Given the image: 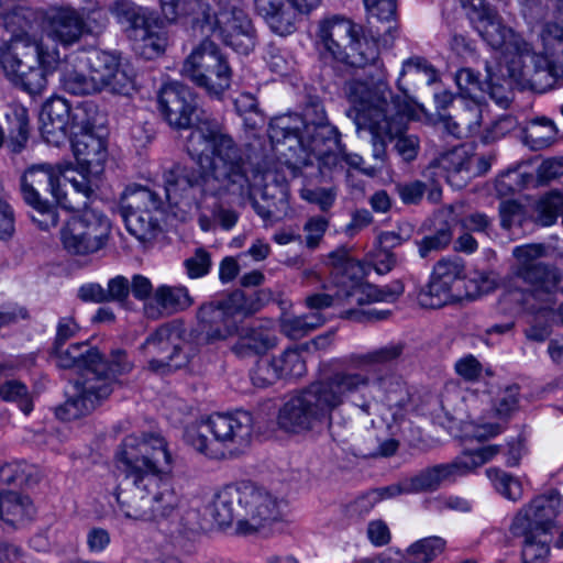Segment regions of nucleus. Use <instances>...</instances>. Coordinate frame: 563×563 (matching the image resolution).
Wrapping results in <instances>:
<instances>
[{"label": "nucleus", "mask_w": 563, "mask_h": 563, "mask_svg": "<svg viewBox=\"0 0 563 563\" xmlns=\"http://www.w3.org/2000/svg\"><path fill=\"white\" fill-rule=\"evenodd\" d=\"M186 152L199 169L173 163L163 174L165 196L177 205L185 197L229 195L249 197L257 176L247 167V156L223 125L214 118L202 117L190 131Z\"/></svg>", "instance_id": "nucleus-1"}, {"label": "nucleus", "mask_w": 563, "mask_h": 563, "mask_svg": "<svg viewBox=\"0 0 563 563\" xmlns=\"http://www.w3.org/2000/svg\"><path fill=\"white\" fill-rule=\"evenodd\" d=\"M117 463L115 497L126 518L161 521L175 516L181 496L172 481L173 457L162 435L125 437L117 451Z\"/></svg>", "instance_id": "nucleus-2"}, {"label": "nucleus", "mask_w": 563, "mask_h": 563, "mask_svg": "<svg viewBox=\"0 0 563 563\" xmlns=\"http://www.w3.org/2000/svg\"><path fill=\"white\" fill-rule=\"evenodd\" d=\"M84 9L51 7L43 18V36L18 34L1 48L0 65L5 78L31 96L42 95L48 75L60 60L56 46L68 48L79 43L84 37Z\"/></svg>", "instance_id": "nucleus-3"}, {"label": "nucleus", "mask_w": 563, "mask_h": 563, "mask_svg": "<svg viewBox=\"0 0 563 563\" xmlns=\"http://www.w3.org/2000/svg\"><path fill=\"white\" fill-rule=\"evenodd\" d=\"M369 375L339 369L291 395L277 413L278 428L291 434H307L331 423L332 413L346 402L372 413L375 398L367 390Z\"/></svg>", "instance_id": "nucleus-4"}, {"label": "nucleus", "mask_w": 563, "mask_h": 563, "mask_svg": "<svg viewBox=\"0 0 563 563\" xmlns=\"http://www.w3.org/2000/svg\"><path fill=\"white\" fill-rule=\"evenodd\" d=\"M282 500L265 487L241 481L219 489L207 507L209 516L219 527L236 522L241 536L260 532L280 517Z\"/></svg>", "instance_id": "nucleus-5"}, {"label": "nucleus", "mask_w": 563, "mask_h": 563, "mask_svg": "<svg viewBox=\"0 0 563 563\" xmlns=\"http://www.w3.org/2000/svg\"><path fill=\"white\" fill-rule=\"evenodd\" d=\"M52 357L59 368L75 369L81 377L76 380L75 394L56 409V416L65 421L89 415L102 400L110 396L107 378L100 377V353L87 342L67 347L55 345Z\"/></svg>", "instance_id": "nucleus-6"}, {"label": "nucleus", "mask_w": 563, "mask_h": 563, "mask_svg": "<svg viewBox=\"0 0 563 563\" xmlns=\"http://www.w3.org/2000/svg\"><path fill=\"white\" fill-rule=\"evenodd\" d=\"M184 8L194 27L218 35L235 52L246 55L255 47V30L240 0H219L216 8L206 0H190Z\"/></svg>", "instance_id": "nucleus-7"}, {"label": "nucleus", "mask_w": 563, "mask_h": 563, "mask_svg": "<svg viewBox=\"0 0 563 563\" xmlns=\"http://www.w3.org/2000/svg\"><path fill=\"white\" fill-rule=\"evenodd\" d=\"M253 433V418L246 411L214 413L206 420L189 426L185 432L186 442L197 452L211 459L243 452Z\"/></svg>", "instance_id": "nucleus-8"}, {"label": "nucleus", "mask_w": 563, "mask_h": 563, "mask_svg": "<svg viewBox=\"0 0 563 563\" xmlns=\"http://www.w3.org/2000/svg\"><path fill=\"white\" fill-rule=\"evenodd\" d=\"M345 91L350 102L353 104L354 121L358 130H368L372 134L373 157L382 165L387 156L386 145L388 136L379 134L372 129L371 123L380 122L379 112L410 114L411 104L408 101L398 99L388 102L387 95L390 96V89L386 86L384 79H379L376 89L371 90L366 84L361 81H351L346 84Z\"/></svg>", "instance_id": "nucleus-9"}, {"label": "nucleus", "mask_w": 563, "mask_h": 563, "mask_svg": "<svg viewBox=\"0 0 563 563\" xmlns=\"http://www.w3.org/2000/svg\"><path fill=\"white\" fill-rule=\"evenodd\" d=\"M543 52L537 54L527 42H518L523 52V65L511 67V78L530 85L538 91L551 89L563 81V29L556 23H547L540 34Z\"/></svg>", "instance_id": "nucleus-10"}, {"label": "nucleus", "mask_w": 563, "mask_h": 563, "mask_svg": "<svg viewBox=\"0 0 563 563\" xmlns=\"http://www.w3.org/2000/svg\"><path fill=\"white\" fill-rule=\"evenodd\" d=\"M543 52L537 54L527 42H518L523 52V65L511 67V78L530 85L538 91L551 89L563 81V29L556 23H547L540 34Z\"/></svg>", "instance_id": "nucleus-11"}, {"label": "nucleus", "mask_w": 563, "mask_h": 563, "mask_svg": "<svg viewBox=\"0 0 563 563\" xmlns=\"http://www.w3.org/2000/svg\"><path fill=\"white\" fill-rule=\"evenodd\" d=\"M140 351L154 372L177 369L188 364L196 347L192 333L181 320H173L151 332Z\"/></svg>", "instance_id": "nucleus-12"}, {"label": "nucleus", "mask_w": 563, "mask_h": 563, "mask_svg": "<svg viewBox=\"0 0 563 563\" xmlns=\"http://www.w3.org/2000/svg\"><path fill=\"white\" fill-rule=\"evenodd\" d=\"M111 12L119 23L126 25L130 37L137 43L144 55L151 58L164 52L167 46L164 21L154 11L130 0H117Z\"/></svg>", "instance_id": "nucleus-13"}, {"label": "nucleus", "mask_w": 563, "mask_h": 563, "mask_svg": "<svg viewBox=\"0 0 563 563\" xmlns=\"http://www.w3.org/2000/svg\"><path fill=\"white\" fill-rule=\"evenodd\" d=\"M162 199L153 190L136 186L126 188L121 201V212L128 231L140 242L154 241L162 232Z\"/></svg>", "instance_id": "nucleus-14"}, {"label": "nucleus", "mask_w": 563, "mask_h": 563, "mask_svg": "<svg viewBox=\"0 0 563 563\" xmlns=\"http://www.w3.org/2000/svg\"><path fill=\"white\" fill-rule=\"evenodd\" d=\"M111 234V222L100 211L86 209L75 212L62 230L65 250L73 255L86 256L104 249Z\"/></svg>", "instance_id": "nucleus-15"}, {"label": "nucleus", "mask_w": 563, "mask_h": 563, "mask_svg": "<svg viewBox=\"0 0 563 563\" xmlns=\"http://www.w3.org/2000/svg\"><path fill=\"white\" fill-rule=\"evenodd\" d=\"M181 75L217 96L230 87L231 69L217 45L208 40L185 59Z\"/></svg>", "instance_id": "nucleus-16"}, {"label": "nucleus", "mask_w": 563, "mask_h": 563, "mask_svg": "<svg viewBox=\"0 0 563 563\" xmlns=\"http://www.w3.org/2000/svg\"><path fill=\"white\" fill-rule=\"evenodd\" d=\"M499 453L498 445H486L474 451H467L450 463L438 464L422 470L408 479L407 493H418L437 489L442 483L463 476L490 461Z\"/></svg>", "instance_id": "nucleus-17"}, {"label": "nucleus", "mask_w": 563, "mask_h": 563, "mask_svg": "<svg viewBox=\"0 0 563 563\" xmlns=\"http://www.w3.org/2000/svg\"><path fill=\"white\" fill-rule=\"evenodd\" d=\"M464 279L465 266L460 257L441 258L435 263L428 285L418 295L419 303L437 309L462 300Z\"/></svg>", "instance_id": "nucleus-18"}, {"label": "nucleus", "mask_w": 563, "mask_h": 563, "mask_svg": "<svg viewBox=\"0 0 563 563\" xmlns=\"http://www.w3.org/2000/svg\"><path fill=\"white\" fill-rule=\"evenodd\" d=\"M402 292L404 285L398 280L385 286L368 283L352 284L346 289L338 290L334 296L323 292L309 295L305 303L309 310L320 312L332 306L344 310L354 303L365 306L374 302H394Z\"/></svg>", "instance_id": "nucleus-19"}, {"label": "nucleus", "mask_w": 563, "mask_h": 563, "mask_svg": "<svg viewBox=\"0 0 563 563\" xmlns=\"http://www.w3.org/2000/svg\"><path fill=\"white\" fill-rule=\"evenodd\" d=\"M58 180V172L48 164L30 167L21 179V192L25 203L46 216V225H55L58 220L54 206L44 198L45 194L53 197L57 194Z\"/></svg>", "instance_id": "nucleus-20"}, {"label": "nucleus", "mask_w": 563, "mask_h": 563, "mask_svg": "<svg viewBox=\"0 0 563 563\" xmlns=\"http://www.w3.org/2000/svg\"><path fill=\"white\" fill-rule=\"evenodd\" d=\"M470 19L474 27L481 34L483 40L494 49H503L506 54L514 55L510 62L511 67L519 69L523 65V52L518 42H526L519 35H516L511 29L505 26L500 16L489 5L470 13Z\"/></svg>", "instance_id": "nucleus-21"}, {"label": "nucleus", "mask_w": 563, "mask_h": 563, "mask_svg": "<svg viewBox=\"0 0 563 563\" xmlns=\"http://www.w3.org/2000/svg\"><path fill=\"white\" fill-rule=\"evenodd\" d=\"M243 294L236 291L227 299L210 301L199 307L197 320L208 343L223 341L238 332L235 313L242 309Z\"/></svg>", "instance_id": "nucleus-22"}, {"label": "nucleus", "mask_w": 563, "mask_h": 563, "mask_svg": "<svg viewBox=\"0 0 563 563\" xmlns=\"http://www.w3.org/2000/svg\"><path fill=\"white\" fill-rule=\"evenodd\" d=\"M158 104L165 120L174 129L191 128L194 131L200 118H212L197 108L189 88L179 82L167 84L161 89Z\"/></svg>", "instance_id": "nucleus-23"}, {"label": "nucleus", "mask_w": 563, "mask_h": 563, "mask_svg": "<svg viewBox=\"0 0 563 563\" xmlns=\"http://www.w3.org/2000/svg\"><path fill=\"white\" fill-rule=\"evenodd\" d=\"M561 507L562 498L558 492L537 496L516 514L510 526L511 533L525 534L532 530L550 532Z\"/></svg>", "instance_id": "nucleus-24"}, {"label": "nucleus", "mask_w": 563, "mask_h": 563, "mask_svg": "<svg viewBox=\"0 0 563 563\" xmlns=\"http://www.w3.org/2000/svg\"><path fill=\"white\" fill-rule=\"evenodd\" d=\"M80 63L89 70L98 93L126 95L133 87L132 77L121 69L119 59L109 53L92 51Z\"/></svg>", "instance_id": "nucleus-25"}, {"label": "nucleus", "mask_w": 563, "mask_h": 563, "mask_svg": "<svg viewBox=\"0 0 563 563\" xmlns=\"http://www.w3.org/2000/svg\"><path fill=\"white\" fill-rule=\"evenodd\" d=\"M379 113L382 120L375 124L371 123L372 129L374 128L376 133L387 135L389 142H395L394 150L404 162L415 161L420 150V141L418 136L406 133V121L415 117V108L411 106L410 114H398L391 111Z\"/></svg>", "instance_id": "nucleus-26"}, {"label": "nucleus", "mask_w": 563, "mask_h": 563, "mask_svg": "<svg viewBox=\"0 0 563 563\" xmlns=\"http://www.w3.org/2000/svg\"><path fill=\"white\" fill-rule=\"evenodd\" d=\"M518 278L528 285L529 295L540 302V310L550 309L554 295L561 292V271L555 266H526L518 272Z\"/></svg>", "instance_id": "nucleus-27"}, {"label": "nucleus", "mask_w": 563, "mask_h": 563, "mask_svg": "<svg viewBox=\"0 0 563 563\" xmlns=\"http://www.w3.org/2000/svg\"><path fill=\"white\" fill-rule=\"evenodd\" d=\"M362 27L351 20L334 15L319 23L317 43L322 53H327L335 60L343 58L345 48L356 34H361Z\"/></svg>", "instance_id": "nucleus-28"}, {"label": "nucleus", "mask_w": 563, "mask_h": 563, "mask_svg": "<svg viewBox=\"0 0 563 563\" xmlns=\"http://www.w3.org/2000/svg\"><path fill=\"white\" fill-rule=\"evenodd\" d=\"M438 167L444 173L448 183L462 188L474 176L485 173L489 165L461 146L444 153L438 159Z\"/></svg>", "instance_id": "nucleus-29"}, {"label": "nucleus", "mask_w": 563, "mask_h": 563, "mask_svg": "<svg viewBox=\"0 0 563 563\" xmlns=\"http://www.w3.org/2000/svg\"><path fill=\"white\" fill-rule=\"evenodd\" d=\"M378 56L377 44L373 40L356 34L345 48L344 56L340 62L360 68L373 66L377 73L376 77L371 75L367 80H361V82L366 84L371 90H375L379 79H384L388 87L387 73L384 65L379 63ZM354 80L360 81V79H353L349 82Z\"/></svg>", "instance_id": "nucleus-30"}, {"label": "nucleus", "mask_w": 563, "mask_h": 563, "mask_svg": "<svg viewBox=\"0 0 563 563\" xmlns=\"http://www.w3.org/2000/svg\"><path fill=\"white\" fill-rule=\"evenodd\" d=\"M70 112V104L60 97H53L43 104L40 129L46 143L58 146L68 137Z\"/></svg>", "instance_id": "nucleus-31"}, {"label": "nucleus", "mask_w": 563, "mask_h": 563, "mask_svg": "<svg viewBox=\"0 0 563 563\" xmlns=\"http://www.w3.org/2000/svg\"><path fill=\"white\" fill-rule=\"evenodd\" d=\"M195 303L185 286H158L152 298L144 303V314L153 320L176 314L189 309Z\"/></svg>", "instance_id": "nucleus-32"}, {"label": "nucleus", "mask_w": 563, "mask_h": 563, "mask_svg": "<svg viewBox=\"0 0 563 563\" xmlns=\"http://www.w3.org/2000/svg\"><path fill=\"white\" fill-rule=\"evenodd\" d=\"M453 113L441 115L444 130L456 139L467 137L479 131L482 106L477 99L460 98L453 102Z\"/></svg>", "instance_id": "nucleus-33"}, {"label": "nucleus", "mask_w": 563, "mask_h": 563, "mask_svg": "<svg viewBox=\"0 0 563 563\" xmlns=\"http://www.w3.org/2000/svg\"><path fill=\"white\" fill-rule=\"evenodd\" d=\"M437 80V71L422 57H411L402 63V68L397 79V87L402 92V96H395L390 91L387 95L388 102L396 99L400 101H408L413 108V102L410 93L415 92L421 87L430 86Z\"/></svg>", "instance_id": "nucleus-34"}, {"label": "nucleus", "mask_w": 563, "mask_h": 563, "mask_svg": "<svg viewBox=\"0 0 563 563\" xmlns=\"http://www.w3.org/2000/svg\"><path fill=\"white\" fill-rule=\"evenodd\" d=\"M295 120L305 126V133L310 140L311 151H321V143H338V133L334 126L328 124L323 107L319 102L309 103L302 115H295Z\"/></svg>", "instance_id": "nucleus-35"}, {"label": "nucleus", "mask_w": 563, "mask_h": 563, "mask_svg": "<svg viewBox=\"0 0 563 563\" xmlns=\"http://www.w3.org/2000/svg\"><path fill=\"white\" fill-rule=\"evenodd\" d=\"M239 340L232 351L240 357L266 353L275 346L276 336L267 324L253 322L238 329Z\"/></svg>", "instance_id": "nucleus-36"}, {"label": "nucleus", "mask_w": 563, "mask_h": 563, "mask_svg": "<svg viewBox=\"0 0 563 563\" xmlns=\"http://www.w3.org/2000/svg\"><path fill=\"white\" fill-rule=\"evenodd\" d=\"M257 13L279 35H288L296 29L298 14L289 0H255Z\"/></svg>", "instance_id": "nucleus-37"}, {"label": "nucleus", "mask_w": 563, "mask_h": 563, "mask_svg": "<svg viewBox=\"0 0 563 563\" xmlns=\"http://www.w3.org/2000/svg\"><path fill=\"white\" fill-rule=\"evenodd\" d=\"M70 137L75 157L81 166L90 170L102 166L107 158V148L97 131L75 133Z\"/></svg>", "instance_id": "nucleus-38"}, {"label": "nucleus", "mask_w": 563, "mask_h": 563, "mask_svg": "<svg viewBox=\"0 0 563 563\" xmlns=\"http://www.w3.org/2000/svg\"><path fill=\"white\" fill-rule=\"evenodd\" d=\"M376 384L384 393L383 401L388 407L393 421L400 424L405 420L404 408L409 402V393L404 382L397 376L389 375L379 377Z\"/></svg>", "instance_id": "nucleus-39"}, {"label": "nucleus", "mask_w": 563, "mask_h": 563, "mask_svg": "<svg viewBox=\"0 0 563 563\" xmlns=\"http://www.w3.org/2000/svg\"><path fill=\"white\" fill-rule=\"evenodd\" d=\"M34 507L27 496L16 492L0 493V518L10 526L22 525L32 519Z\"/></svg>", "instance_id": "nucleus-40"}, {"label": "nucleus", "mask_w": 563, "mask_h": 563, "mask_svg": "<svg viewBox=\"0 0 563 563\" xmlns=\"http://www.w3.org/2000/svg\"><path fill=\"white\" fill-rule=\"evenodd\" d=\"M368 13L382 23L388 25L384 29L377 27L376 34L382 37L385 44L391 43L395 38L397 25L395 22L397 3L396 0H364Z\"/></svg>", "instance_id": "nucleus-41"}, {"label": "nucleus", "mask_w": 563, "mask_h": 563, "mask_svg": "<svg viewBox=\"0 0 563 563\" xmlns=\"http://www.w3.org/2000/svg\"><path fill=\"white\" fill-rule=\"evenodd\" d=\"M554 122L545 117L531 120L525 129V141L534 151L549 147L556 137Z\"/></svg>", "instance_id": "nucleus-42"}, {"label": "nucleus", "mask_w": 563, "mask_h": 563, "mask_svg": "<svg viewBox=\"0 0 563 563\" xmlns=\"http://www.w3.org/2000/svg\"><path fill=\"white\" fill-rule=\"evenodd\" d=\"M514 536L525 538L521 552L523 563H545L550 554L551 537L549 532L532 530L525 534Z\"/></svg>", "instance_id": "nucleus-43"}, {"label": "nucleus", "mask_w": 563, "mask_h": 563, "mask_svg": "<svg viewBox=\"0 0 563 563\" xmlns=\"http://www.w3.org/2000/svg\"><path fill=\"white\" fill-rule=\"evenodd\" d=\"M269 135L273 141H290L301 146H308L310 140L305 133V126L295 120V115L283 117L275 120L269 126Z\"/></svg>", "instance_id": "nucleus-44"}, {"label": "nucleus", "mask_w": 563, "mask_h": 563, "mask_svg": "<svg viewBox=\"0 0 563 563\" xmlns=\"http://www.w3.org/2000/svg\"><path fill=\"white\" fill-rule=\"evenodd\" d=\"M63 89L71 95L86 96L98 93L89 75V70L82 67L66 65L60 74Z\"/></svg>", "instance_id": "nucleus-45"}, {"label": "nucleus", "mask_w": 563, "mask_h": 563, "mask_svg": "<svg viewBox=\"0 0 563 563\" xmlns=\"http://www.w3.org/2000/svg\"><path fill=\"white\" fill-rule=\"evenodd\" d=\"M7 119L11 125L7 147L13 154L23 151L29 139V113L23 107L12 110L7 114Z\"/></svg>", "instance_id": "nucleus-46"}, {"label": "nucleus", "mask_w": 563, "mask_h": 563, "mask_svg": "<svg viewBox=\"0 0 563 563\" xmlns=\"http://www.w3.org/2000/svg\"><path fill=\"white\" fill-rule=\"evenodd\" d=\"M101 115L92 102H80L71 108L68 136L75 133L96 131Z\"/></svg>", "instance_id": "nucleus-47"}, {"label": "nucleus", "mask_w": 563, "mask_h": 563, "mask_svg": "<svg viewBox=\"0 0 563 563\" xmlns=\"http://www.w3.org/2000/svg\"><path fill=\"white\" fill-rule=\"evenodd\" d=\"M487 79L482 81L477 73L471 68H462L455 75V82L464 95L463 98L479 100L481 93L486 89H492V74L490 68L487 66Z\"/></svg>", "instance_id": "nucleus-48"}, {"label": "nucleus", "mask_w": 563, "mask_h": 563, "mask_svg": "<svg viewBox=\"0 0 563 563\" xmlns=\"http://www.w3.org/2000/svg\"><path fill=\"white\" fill-rule=\"evenodd\" d=\"M486 475L501 496L512 501L521 499L523 487L519 478L495 467L487 468Z\"/></svg>", "instance_id": "nucleus-49"}, {"label": "nucleus", "mask_w": 563, "mask_h": 563, "mask_svg": "<svg viewBox=\"0 0 563 563\" xmlns=\"http://www.w3.org/2000/svg\"><path fill=\"white\" fill-rule=\"evenodd\" d=\"M282 377H302L307 372L306 360L299 349H287L280 355L273 357Z\"/></svg>", "instance_id": "nucleus-50"}, {"label": "nucleus", "mask_w": 563, "mask_h": 563, "mask_svg": "<svg viewBox=\"0 0 563 563\" xmlns=\"http://www.w3.org/2000/svg\"><path fill=\"white\" fill-rule=\"evenodd\" d=\"M100 363L102 366L99 368V376L107 378L110 385V394L113 391V385L118 376L129 373L133 364L128 358L125 351L113 350L110 354V358L104 361L100 355Z\"/></svg>", "instance_id": "nucleus-51"}, {"label": "nucleus", "mask_w": 563, "mask_h": 563, "mask_svg": "<svg viewBox=\"0 0 563 563\" xmlns=\"http://www.w3.org/2000/svg\"><path fill=\"white\" fill-rule=\"evenodd\" d=\"M404 352L401 343H391L386 346L373 350L371 352L360 354L352 357V362L356 367H365L373 365H383L397 360Z\"/></svg>", "instance_id": "nucleus-52"}, {"label": "nucleus", "mask_w": 563, "mask_h": 563, "mask_svg": "<svg viewBox=\"0 0 563 563\" xmlns=\"http://www.w3.org/2000/svg\"><path fill=\"white\" fill-rule=\"evenodd\" d=\"M64 187L68 189V195L78 196V201L67 200V210L81 212L82 210L91 209L88 207V203L93 190L86 176L79 175L78 178H67V183Z\"/></svg>", "instance_id": "nucleus-53"}, {"label": "nucleus", "mask_w": 563, "mask_h": 563, "mask_svg": "<svg viewBox=\"0 0 563 563\" xmlns=\"http://www.w3.org/2000/svg\"><path fill=\"white\" fill-rule=\"evenodd\" d=\"M562 208L563 194L556 190L548 192L537 203V221L544 227L553 224Z\"/></svg>", "instance_id": "nucleus-54"}, {"label": "nucleus", "mask_w": 563, "mask_h": 563, "mask_svg": "<svg viewBox=\"0 0 563 563\" xmlns=\"http://www.w3.org/2000/svg\"><path fill=\"white\" fill-rule=\"evenodd\" d=\"M453 238L452 230L449 225L438 229L434 233L426 235L417 242L418 253L421 258L429 257L432 253L446 249Z\"/></svg>", "instance_id": "nucleus-55"}, {"label": "nucleus", "mask_w": 563, "mask_h": 563, "mask_svg": "<svg viewBox=\"0 0 563 563\" xmlns=\"http://www.w3.org/2000/svg\"><path fill=\"white\" fill-rule=\"evenodd\" d=\"M0 397L5 401H14L25 413L33 410V402L26 386L15 379L7 380L0 385Z\"/></svg>", "instance_id": "nucleus-56"}, {"label": "nucleus", "mask_w": 563, "mask_h": 563, "mask_svg": "<svg viewBox=\"0 0 563 563\" xmlns=\"http://www.w3.org/2000/svg\"><path fill=\"white\" fill-rule=\"evenodd\" d=\"M445 544V540L440 537H429L411 544L408 553L417 562H430L443 552Z\"/></svg>", "instance_id": "nucleus-57"}, {"label": "nucleus", "mask_w": 563, "mask_h": 563, "mask_svg": "<svg viewBox=\"0 0 563 563\" xmlns=\"http://www.w3.org/2000/svg\"><path fill=\"white\" fill-rule=\"evenodd\" d=\"M493 408L498 418H510L519 408V386L511 385L500 390L494 400Z\"/></svg>", "instance_id": "nucleus-58"}, {"label": "nucleus", "mask_w": 563, "mask_h": 563, "mask_svg": "<svg viewBox=\"0 0 563 563\" xmlns=\"http://www.w3.org/2000/svg\"><path fill=\"white\" fill-rule=\"evenodd\" d=\"M211 265V255L202 247L196 249L195 253L184 261L186 274L191 279L206 276L210 272Z\"/></svg>", "instance_id": "nucleus-59"}, {"label": "nucleus", "mask_w": 563, "mask_h": 563, "mask_svg": "<svg viewBox=\"0 0 563 563\" xmlns=\"http://www.w3.org/2000/svg\"><path fill=\"white\" fill-rule=\"evenodd\" d=\"M278 378H282V376L278 373L277 367L274 366V360H261L257 362L251 374L253 385L260 388H265L272 385Z\"/></svg>", "instance_id": "nucleus-60"}, {"label": "nucleus", "mask_w": 563, "mask_h": 563, "mask_svg": "<svg viewBox=\"0 0 563 563\" xmlns=\"http://www.w3.org/2000/svg\"><path fill=\"white\" fill-rule=\"evenodd\" d=\"M544 246L542 244H528L517 246L514 250V256L517 258L518 264L515 267V275L518 277V272L522 267H530L542 264L536 260L544 255Z\"/></svg>", "instance_id": "nucleus-61"}, {"label": "nucleus", "mask_w": 563, "mask_h": 563, "mask_svg": "<svg viewBox=\"0 0 563 563\" xmlns=\"http://www.w3.org/2000/svg\"><path fill=\"white\" fill-rule=\"evenodd\" d=\"M300 197L311 203H316L322 211L329 210L336 197V192L332 188H303Z\"/></svg>", "instance_id": "nucleus-62"}, {"label": "nucleus", "mask_w": 563, "mask_h": 563, "mask_svg": "<svg viewBox=\"0 0 563 563\" xmlns=\"http://www.w3.org/2000/svg\"><path fill=\"white\" fill-rule=\"evenodd\" d=\"M328 227L329 221L324 217L317 216L308 219L303 225L307 247L316 249L322 240Z\"/></svg>", "instance_id": "nucleus-63"}, {"label": "nucleus", "mask_w": 563, "mask_h": 563, "mask_svg": "<svg viewBox=\"0 0 563 563\" xmlns=\"http://www.w3.org/2000/svg\"><path fill=\"white\" fill-rule=\"evenodd\" d=\"M396 191L405 205H418L427 191V185L421 180L400 183L396 185Z\"/></svg>", "instance_id": "nucleus-64"}]
</instances>
